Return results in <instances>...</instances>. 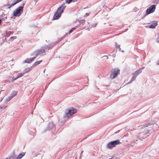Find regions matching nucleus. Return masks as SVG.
<instances>
[{
  "mask_svg": "<svg viewBox=\"0 0 159 159\" xmlns=\"http://www.w3.org/2000/svg\"><path fill=\"white\" fill-rule=\"evenodd\" d=\"M12 97H13V96L9 97L8 98H7L6 99V102H8V101H9L10 100H11L12 98Z\"/></svg>",
  "mask_w": 159,
  "mask_h": 159,
  "instance_id": "nucleus-16",
  "label": "nucleus"
},
{
  "mask_svg": "<svg viewBox=\"0 0 159 159\" xmlns=\"http://www.w3.org/2000/svg\"><path fill=\"white\" fill-rule=\"evenodd\" d=\"M42 61H38L35 62L33 65L32 66L33 67H34L38 65Z\"/></svg>",
  "mask_w": 159,
  "mask_h": 159,
  "instance_id": "nucleus-15",
  "label": "nucleus"
},
{
  "mask_svg": "<svg viewBox=\"0 0 159 159\" xmlns=\"http://www.w3.org/2000/svg\"><path fill=\"white\" fill-rule=\"evenodd\" d=\"M72 0H66V2L67 3H70Z\"/></svg>",
  "mask_w": 159,
  "mask_h": 159,
  "instance_id": "nucleus-19",
  "label": "nucleus"
},
{
  "mask_svg": "<svg viewBox=\"0 0 159 159\" xmlns=\"http://www.w3.org/2000/svg\"><path fill=\"white\" fill-rule=\"evenodd\" d=\"M33 67L32 66L31 67H29V68L25 69V72L24 73V74H25V73L29 72V71H30V70H32Z\"/></svg>",
  "mask_w": 159,
  "mask_h": 159,
  "instance_id": "nucleus-13",
  "label": "nucleus"
},
{
  "mask_svg": "<svg viewBox=\"0 0 159 159\" xmlns=\"http://www.w3.org/2000/svg\"><path fill=\"white\" fill-rule=\"evenodd\" d=\"M157 64L159 65V61H158V62L157 63Z\"/></svg>",
  "mask_w": 159,
  "mask_h": 159,
  "instance_id": "nucleus-20",
  "label": "nucleus"
},
{
  "mask_svg": "<svg viewBox=\"0 0 159 159\" xmlns=\"http://www.w3.org/2000/svg\"><path fill=\"white\" fill-rule=\"evenodd\" d=\"M75 28H72L69 32V34H70V33H71L72 32H73V31L75 30Z\"/></svg>",
  "mask_w": 159,
  "mask_h": 159,
  "instance_id": "nucleus-18",
  "label": "nucleus"
},
{
  "mask_svg": "<svg viewBox=\"0 0 159 159\" xmlns=\"http://www.w3.org/2000/svg\"><path fill=\"white\" fill-rule=\"evenodd\" d=\"M156 8V6L155 5H152L148 7L146 11V13L147 14H149L154 11Z\"/></svg>",
  "mask_w": 159,
  "mask_h": 159,
  "instance_id": "nucleus-5",
  "label": "nucleus"
},
{
  "mask_svg": "<svg viewBox=\"0 0 159 159\" xmlns=\"http://www.w3.org/2000/svg\"><path fill=\"white\" fill-rule=\"evenodd\" d=\"M22 0H14L13 1V3H12L11 4V6H13L15 5L16 4H17V3L21 2Z\"/></svg>",
  "mask_w": 159,
  "mask_h": 159,
  "instance_id": "nucleus-14",
  "label": "nucleus"
},
{
  "mask_svg": "<svg viewBox=\"0 0 159 159\" xmlns=\"http://www.w3.org/2000/svg\"><path fill=\"white\" fill-rule=\"evenodd\" d=\"M76 111L75 109L72 108L71 109L68 110V112L66 114V115L67 116H68L69 114L72 116L74 114L76 113Z\"/></svg>",
  "mask_w": 159,
  "mask_h": 159,
  "instance_id": "nucleus-8",
  "label": "nucleus"
},
{
  "mask_svg": "<svg viewBox=\"0 0 159 159\" xmlns=\"http://www.w3.org/2000/svg\"><path fill=\"white\" fill-rule=\"evenodd\" d=\"M35 58L36 57H35L30 58L27 59L24 62L28 63H30L33 61L35 60Z\"/></svg>",
  "mask_w": 159,
  "mask_h": 159,
  "instance_id": "nucleus-9",
  "label": "nucleus"
},
{
  "mask_svg": "<svg viewBox=\"0 0 159 159\" xmlns=\"http://www.w3.org/2000/svg\"><path fill=\"white\" fill-rule=\"evenodd\" d=\"M24 74V73H19L18 74V75L15 78L13 79L12 80V82L15 81L18 78H19L21 76H22Z\"/></svg>",
  "mask_w": 159,
  "mask_h": 159,
  "instance_id": "nucleus-11",
  "label": "nucleus"
},
{
  "mask_svg": "<svg viewBox=\"0 0 159 159\" xmlns=\"http://www.w3.org/2000/svg\"><path fill=\"white\" fill-rule=\"evenodd\" d=\"M121 143L120 142V140L118 139L108 143L107 145V148L111 149L113 148L116 147L117 145L120 144Z\"/></svg>",
  "mask_w": 159,
  "mask_h": 159,
  "instance_id": "nucleus-2",
  "label": "nucleus"
},
{
  "mask_svg": "<svg viewBox=\"0 0 159 159\" xmlns=\"http://www.w3.org/2000/svg\"><path fill=\"white\" fill-rule=\"evenodd\" d=\"M46 48L45 47H43L42 48L40 49L39 50H38L36 51L35 52L36 53V55H38L43 53L45 52Z\"/></svg>",
  "mask_w": 159,
  "mask_h": 159,
  "instance_id": "nucleus-7",
  "label": "nucleus"
},
{
  "mask_svg": "<svg viewBox=\"0 0 159 159\" xmlns=\"http://www.w3.org/2000/svg\"><path fill=\"white\" fill-rule=\"evenodd\" d=\"M148 126V125H145V126L147 127V126Z\"/></svg>",
  "mask_w": 159,
  "mask_h": 159,
  "instance_id": "nucleus-21",
  "label": "nucleus"
},
{
  "mask_svg": "<svg viewBox=\"0 0 159 159\" xmlns=\"http://www.w3.org/2000/svg\"><path fill=\"white\" fill-rule=\"evenodd\" d=\"M148 125H150V123H148Z\"/></svg>",
  "mask_w": 159,
  "mask_h": 159,
  "instance_id": "nucleus-22",
  "label": "nucleus"
},
{
  "mask_svg": "<svg viewBox=\"0 0 159 159\" xmlns=\"http://www.w3.org/2000/svg\"><path fill=\"white\" fill-rule=\"evenodd\" d=\"M16 36H13L12 37L10 38V40L11 41H13L14 39H16Z\"/></svg>",
  "mask_w": 159,
  "mask_h": 159,
  "instance_id": "nucleus-17",
  "label": "nucleus"
},
{
  "mask_svg": "<svg viewBox=\"0 0 159 159\" xmlns=\"http://www.w3.org/2000/svg\"><path fill=\"white\" fill-rule=\"evenodd\" d=\"M65 7L66 6H61L58 9L53 16V19L54 20H57L60 18L61 15V13L63 11Z\"/></svg>",
  "mask_w": 159,
  "mask_h": 159,
  "instance_id": "nucleus-1",
  "label": "nucleus"
},
{
  "mask_svg": "<svg viewBox=\"0 0 159 159\" xmlns=\"http://www.w3.org/2000/svg\"><path fill=\"white\" fill-rule=\"evenodd\" d=\"M23 6H20L18 7L13 12V16H19L23 12Z\"/></svg>",
  "mask_w": 159,
  "mask_h": 159,
  "instance_id": "nucleus-3",
  "label": "nucleus"
},
{
  "mask_svg": "<svg viewBox=\"0 0 159 159\" xmlns=\"http://www.w3.org/2000/svg\"><path fill=\"white\" fill-rule=\"evenodd\" d=\"M157 25V22L154 21L153 23L148 26V27L150 28L154 29Z\"/></svg>",
  "mask_w": 159,
  "mask_h": 159,
  "instance_id": "nucleus-10",
  "label": "nucleus"
},
{
  "mask_svg": "<svg viewBox=\"0 0 159 159\" xmlns=\"http://www.w3.org/2000/svg\"><path fill=\"white\" fill-rule=\"evenodd\" d=\"M120 71L118 68L114 69L111 74L110 78L112 79L115 78L118 74H120Z\"/></svg>",
  "mask_w": 159,
  "mask_h": 159,
  "instance_id": "nucleus-4",
  "label": "nucleus"
},
{
  "mask_svg": "<svg viewBox=\"0 0 159 159\" xmlns=\"http://www.w3.org/2000/svg\"><path fill=\"white\" fill-rule=\"evenodd\" d=\"M142 72V70L141 69H140L139 70L136 71H135L134 73L133 76L134 77H133V80H132L130 82H129V83H131L134 80V78L137 76V75H138L140 73Z\"/></svg>",
  "mask_w": 159,
  "mask_h": 159,
  "instance_id": "nucleus-6",
  "label": "nucleus"
},
{
  "mask_svg": "<svg viewBox=\"0 0 159 159\" xmlns=\"http://www.w3.org/2000/svg\"><path fill=\"white\" fill-rule=\"evenodd\" d=\"M25 152H23L20 154H19L17 157L16 159H20L25 154Z\"/></svg>",
  "mask_w": 159,
  "mask_h": 159,
  "instance_id": "nucleus-12",
  "label": "nucleus"
}]
</instances>
